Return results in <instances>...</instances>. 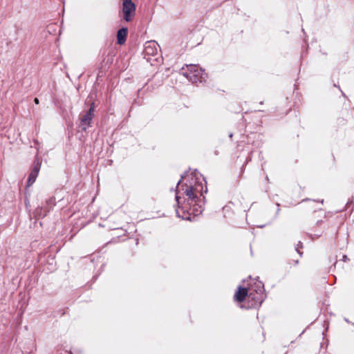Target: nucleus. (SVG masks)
I'll use <instances>...</instances> for the list:
<instances>
[{
    "mask_svg": "<svg viewBox=\"0 0 354 354\" xmlns=\"http://www.w3.org/2000/svg\"><path fill=\"white\" fill-rule=\"evenodd\" d=\"M185 186L186 189L183 194L188 196V205H192L194 207V212L196 214L201 213L204 209L203 206L205 202V197L203 194L202 184H197L194 186L185 185Z\"/></svg>",
    "mask_w": 354,
    "mask_h": 354,
    "instance_id": "obj_1",
    "label": "nucleus"
},
{
    "mask_svg": "<svg viewBox=\"0 0 354 354\" xmlns=\"http://www.w3.org/2000/svg\"><path fill=\"white\" fill-rule=\"evenodd\" d=\"M252 292L248 294L247 288L239 286L238 288V290L235 292L234 299L239 302H242L245 300L247 296H248V297H252Z\"/></svg>",
    "mask_w": 354,
    "mask_h": 354,
    "instance_id": "obj_10",
    "label": "nucleus"
},
{
    "mask_svg": "<svg viewBox=\"0 0 354 354\" xmlns=\"http://www.w3.org/2000/svg\"><path fill=\"white\" fill-rule=\"evenodd\" d=\"M347 259V257L344 255V260L345 261V259Z\"/></svg>",
    "mask_w": 354,
    "mask_h": 354,
    "instance_id": "obj_19",
    "label": "nucleus"
},
{
    "mask_svg": "<svg viewBox=\"0 0 354 354\" xmlns=\"http://www.w3.org/2000/svg\"><path fill=\"white\" fill-rule=\"evenodd\" d=\"M122 12L127 22L131 21L136 15V5L131 0H122Z\"/></svg>",
    "mask_w": 354,
    "mask_h": 354,
    "instance_id": "obj_3",
    "label": "nucleus"
},
{
    "mask_svg": "<svg viewBox=\"0 0 354 354\" xmlns=\"http://www.w3.org/2000/svg\"><path fill=\"white\" fill-rule=\"evenodd\" d=\"M187 173H188V171H185V173L183 175H181V178L178 182L177 187H176V201L177 202V205H178V208L176 210V215H177L178 217H181L183 219H189V216H190V214H188V216H184V215L181 216L180 214V209L183 212V213L185 214V212H187V205L185 206H183L181 204L180 197L178 196V194H179V193L180 192V188L179 187V185L181 183L182 179H183L185 177V176L187 174ZM187 205H189L187 204Z\"/></svg>",
    "mask_w": 354,
    "mask_h": 354,
    "instance_id": "obj_4",
    "label": "nucleus"
},
{
    "mask_svg": "<svg viewBox=\"0 0 354 354\" xmlns=\"http://www.w3.org/2000/svg\"><path fill=\"white\" fill-rule=\"evenodd\" d=\"M186 67L187 71H185V68H182L181 73L192 83L201 82L207 76L204 71L198 65L189 64L186 65Z\"/></svg>",
    "mask_w": 354,
    "mask_h": 354,
    "instance_id": "obj_2",
    "label": "nucleus"
},
{
    "mask_svg": "<svg viewBox=\"0 0 354 354\" xmlns=\"http://www.w3.org/2000/svg\"><path fill=\"white\" fill-rule=\"evenodd\" d=\"M302 247H303V244L301 241H299L295 248L296 251L299 254L300 256L302 255V252L299 251V248H302Z\"/></svg>",
    "mask_w": 354,
    "mask_h": 354,
    "instance_id": "obj_15",
    "label": "nucleus"
},
{
    "mask_svg": "<svg viewBox=\"0 0 354 354\" xmlns=\"http://www.w3.org/2000/svg\"><path fill=\"white\" fill-rule=\"evenodd\" d=\"M263 284L259 281L257 284V288L254 290L256 291L257 293H259V292H262L263 290Z\"/></svg>",
    "mask_w": 354,
    "mask_h": 354,
    "instance_id": "obj_14",
    "label": "nucleus"
},
{
    "mask_svg": "<svg viewBox=\"0 0 354 354\" xmlns=\"http://www.w3.org/2000/svg\"><path fill=\"white\" fill-rule=\"evenodd\" d=\"M128 34L127 28H122L118 31L117 33V41L120 45L124 44L126 41V39Z\"/></svg>",
    "mask_w": 354,
    "mask_h": 354,
    "instance_id": "obj_12",
    "label": "nucleus"
},
{
    "mask_svg": "<svg viewBox=\"0 0 354 354\" xmlns=\"http://www.w3.org/2000/svg\"><path fill=\"white\" fill-rule=\"evenodd\" d=\"M41 158L38 156H36L33 162L32 168L28 176L27 186H31L35 182L41 168Z\"/></svg>",
    "mask_w": 354,
    "mask_h": 354,
    "instance_id": "obj_5",
    "label": "nucleus"
},
{
    "mask_svg": "<svg viewBox=\"0 0 354 354\" xmlns=\"http://www.w3.org/2000/svg\"><path fill=\"white\" fill-rule=\"evenodd\" d=\"M41 158L38 156H36L33 162L32 168L28 176L27 186H31L35 182L41 168Z\"/></svg>",
    "mask_w": 354,
    "mask_h": 354,
    "instance_id": "obj_6",
    "label": "nucleus"
},
{
    "mask_svg": "<svg viewBox=\"0 0 354 354\" xmlns=\"http://www.w3.org/2000/svg\"><path fill=\"white\" fill-rule=\"evenodd\" d=\"M322 223V220L318 221L317 222V225H320Z\"/></svg>",
    "mask_w": 354,
    "mask_h": 354,
    "instance_id": "obj_17",
    "label": "nucleus"
},
{
    "mask_svg": "<svg viewBox=\"0 0 354 354\" xmlns=\"http://www.w3.org/2000/svg\"><path fill=\"white\" fill-rule=\"evenodd\" d=\"M46 206L48 207V206L55 205V199L54 197H50L48 199L46 200Z\"/></svg>",
    "mask_w": 354,
    "mask_h": 354,
    "instance_id": "obj_13",
    "label": "nucleus"
},
{
    "mask_svg": "<svg viewBox=\"0 0 354 354\" xmlns=\"http://www.w3.org/2000/svg\"><path fill=\"white\" fill-rule=\"evenodd\" d=\"M158 44L155 41H149L145 43L144 52L148 55H156L158 54Z\"/></svg>",
    "mask_w": 354,
    "mask_h": 354,
    "instance_id": "obj_9",
    "label": "nucleus"
},
{
    "mask_svg": "<svg viewBox=\"0 0 354 354\" xmlns=\"http://www.w3.org/2000/svg\"><path fill=\"white\" fill-rule=\"evenodd\" d=\"M50 207H38L33 212L34 217L36 219H40L46 216L47 213L50 211Z\"/></svg>",
    "mask_w": 354,
    "mask_h": 354,
    "instance_id": "obj_11",
    "label": "nucleus"
},
{
    "mask_svg": "<svg viewBox=\"0 0 354 354\" xmlns=\"http://www.w3.org/2000/svg\"><path fill=\"white\" fill-rule=\"evenodd\" d=\"M207 187L205 186V193H207Z\"/></svg>",
    "mask_w": 354,
    "mask_h": 354,
    "instance_id": "obj_18",
    "label": "nucleus"
},
{
    "mask_svg": "<svg viewBox=\"0 0 354 354\" xmlns=\"http://www.w3.org/2000/svg\"><path fill=\"white\" fill-rule=\"evenodd\" d=\"M298 263H299V261H298V260H297V261H295V263H296V264H297Z\"/></svg>",
    "mask_w": 354,
    "mask_h": 354,
    "instance_id": "obj_22",
    "label": "nucleus"
},
{
    "mask_svg": "<svg viewBox=\"0 0 354 354\" xmlns=\"http://www.w3.org/2000/svg\"><path fill=\"white\" fill-rule=\"evenodd\" d=\"M94 115V103H92L89 109L82 117L80 124L79 131H85L89 126L91 121Z\"/></svg>",
    "mask_w": 354,
    "mask_h": 354,
    "instance_id": "obj_8",
    "label": "nucleus"
},
{
    "mask_svg": "<svg viewBox=\"0 0 354 354\" xmlns=\"http://www.w3.org/2000/svg\"><path fill=\"white\" fill-rule=\"evenodd\" d=\"M34 102H35V104H39L38 98L35 97V100H34Z\"/></svg>",
    "mask_w": 354,
    "mask_h": 354,
    "instance_id": "obj_16",
    "label": "nucleus"
},
{
    "mask_svg": "<svg viewBox=\"0 0 354 354\" xmlns=\"http://www.w3.org/2000/svg\"><path fill=\"white\" fill-rule=\"evenodd\" d=\"M320 203H324V200L320 201Z\"/></svg>",
    "mask_w": 354,
    "mask_h": 354,
    "instance_id": "obj_23",
    "label": "nucleus"
},
{
    "mask_svg": "<svg viewBox=\"0 0 354 354\" xmlns=\"http://www.w3.org/2000/svg\"><path fill=\"white\" fill-rule=\"evenodd\" d=\"M308 200H309V198H306V199L303 200V201H308Z\"/></svg>",
    "mask_w": 354,
    "mask_h": 354,
    "instance_id": "obj_21",
    "label": "nucleus"
},
{
    "mask_svg": "<svg viewBox=\"0 0 354 354\" xmlns=\"http://www.w3.org/2000/svg\"><path fill=\"white\" fill-rule=\"evenodd\" d=\"M233 136V134H230V138H232Z\"/></svg>",
    "mask_w": 354,
    "mask_h": 354,
    "instance_id": "obj_20",
    "label": "nucleus"
},
{
    "mask_svg": "<svg viewBox=\"0 0 354 354\" xmlns=\"http://www.w3.org/2000/svg\"><path fill=\"white\" fill-rule=\"evenodd\" d=\"M41 158L38 156H36L33 162L32 168L28 176L27 186H31L35 182L41 168Z\"/></svg>",
    "mask_w": 354,
    "mask_h": 354,
    "instance_id": "obj_7",
    "label": "nucleus"
}]
</instances>
